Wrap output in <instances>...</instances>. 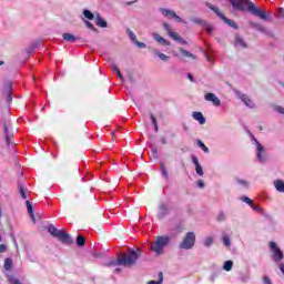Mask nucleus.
Here are the masks:
<instances>
[{"mask_svg":"<svg viewBox=\"0 0 284 284\" xmlns=\"http://www.w3.org/2000/svg\"><path fill=\"white\" fill-rule=\"evenodd\" d=\"M232 7L235 10H240L241 12H250L251 14H254V17H258L260 19H267V14H265V11L261 10L260 8H256V6L250 1V0H230Z\"/></svg>","mask_w":284,"mask_h":284,"instance_id":"obj_1","label":"nucleus"},{"mask_svg":"<svg viewBox=\"0 0 284 284\" xmlns=\"http://www.w3.org/2000/svg\"><path fill=\"white\" fill-rule=\"evenodd\" d=\"M128 252L129 254L121 253L118 256V261L112 262L111 265H123L124 267H132V265H134V263H136V261L141 256V250L138 248L136 252L132 248H129Z\"/></svg>","mask_w":284,"mask_h":284,"instance_id":"obj_2","label":"nucleus"},{"mask_svg":"<svg viewBox=\"0 0 284 284\" xmlns=\"http://www.w3.org/2000/svg\"><path fill=\"white\" fill-rule=\"evenodd\" d=\"M48 231L50 234H52L58 241H61V243L70 244L72 243V237H70V234L65 233V231L61 230L59 231L54 225L50 224L48 226Z\"/></svg>","mask_w":284,"mask_h":284,"instance_id":"obj_3","label":"nucleus"},{"mask_svg":"<svg viewBox=\"0 0 284 284\" xmlns=\"http://www.w3.org/2000/svg\"><path fill=\"white\" fill-rule=\"evenodd\" d=\"M170 243V237L168 236H159L154 241V243L151 244V252H155L158 256H161L163 254V247Z\"/></svg>","mask_w":284,"mask_h":284,"instance_id":"obj_4","label":"nucleus"},{"mask_svg":"<svg viewBox=\"0 0 284 284\" xmlns=\"http://www.w3.org/2000/svg\"><path fill=\"white\" fill-rule=\"evenodd\" d=\"M205 6H206V8H210V10L215 12V14L217 17H220L222 19V21H224V23H226V26H230V28H234V30H239V26L236 24V22L232 21L231 19H229L227 17L222 14L221 9H219V7H215L214 4H212L210 2H206Z\"/></svg>","mask_w":284,"mask_h":284,"instance_id":"obj_5","label":"nucleus"},{"mask_svg":"<svg viewBox=\"0 0 284 284\" xmlns=\"http://www.w3.org/2000/svg\"><path fill=\"white\" fill-rule=\"evenodd\" d=\"M194 243H196V235L194 232H189L184 236L183 241L180 243L181 250H192L194 247Z\"/></svg>","mask_w":284,"mask_h":284,"instance_id":"obj_6","label":"nucleus"},{"mask_svg":"<svg viewBox=\"0 0 284 284\" xmlns=\"http://www.w3.org/2000/svg\"><path fill=\"white\" fill-rule=\"evenodd\" d=\"M163 28L164 30L168 32L169 37L171 39H173V41H178L179 43H181L182 45H186L187 41H185V39H183L182 37H180V34L178 32L172 31V27H170L168 24V22H163Z\"/></svg>","mask_w":284,"mask_h":284,"instance_id":"obj_7","label":"nucleus"},{"mask_svg":"<svg viewBox=\"0 0 284 284\" xmlns=\"http://www.w3.org/2000/svg\"><path fill=\"white\" fill-rule=\"evenodd\" d=\"M270 248L273 253V261L278 262L283 261V251L278 247V245L275 242H270Z\"/></svg>","mask_w":284,"mask_h":284,"instance_id":"obj_8","label":"nucleus"},{"mask_svg":"<svg viewBox=\"0 0 284 284\" xmlns=\"http://www.w3.org/2000/svg\"><path fill=\"white\" fill-rule=\"evenodd\" d=\"M160 12H162L163 17H166L168 19H175L179 23H187L181 17L176 14V12L170 10V9H160Z\"/></svg>","mask_w":284,"mask_h":284,"instance_id":"obj_9","label":"nucleus"},{"mask_svg":"<svg viewBox=\"0 0 284 284\" xmlns=\"http://www.w3.org/2000/svg\"><path fill=\"white\" fill-rule=\"evenodd\" d=\"M253 141H255V144H256V150H257L256 156L261 163H264L265 158H263V152H265V148H263V145L260 144L256 139L253 138Z\"/></svg>","mask_w":284,"mask_h":284,"instance_id":"obj_10","label":"nucleus"},{"mask_svg":"<svg viewBox=\"0 0 284 284\" xmlns=\"http://www.w3.org/2000/svg\"><path fill=\"white\" fill-rule=\"evenodd\" d=\"M204 99L205 101H212L213 105H216V106L221 105V100L214 93H206L204 95Z\"/></svg>","mask_w":284,"mask_h":284,"instance_id":"obj_11","label":"nucleus"},{"mask_svg":"<svg viewBox=\"0 0 284 284\" xmlns=\"http://www.w3.org/2000/svg\"><path fill=\"white\" fill-rule=\"evenodd\" d=\"M153 39L158 42L161 43V45H171L170 41L161 37L159 33H153Z\"/></svg>","mask_w":284,"mask_h":284,"instance_id":"obj_12","label":"nucleus"},{"mask_svg":"<svg viewBox=\"0 0 284 284\" xmlns=\"http://www.w3.org/2000/svg\"><path fill=\"white\" fill-rule=\"evenodd\" d=\"M193 119L199 121L200 125H204L205 123V116H203V113L201 112H193Z\"/></svg>","mask_w":284,"mask_h":284,"instance_id":"obj_13","label":"nucleus"},{"mask_svg":"<svg viewBox=\"0 0 284 284\" xmlns=\"http://www.w3.org/2000/svg\"><path fill=\"white\" fill-rule=\"evenodd\" d=\"M97 26H99V28H108V22L105 20H103V18H101L100 14H97Z\"/></svg>","mask_w":284,"mask_h":284,"instance_id":"obj_14","label":"nucleus"},{"mask_svg":"<svg viewBox=\"0 0 284 284\" xmlns=\"http://www.w3.org/2000/svg\"><path fill=\"white\" fill-rule=\"evenodd\" d=\"M235 45H239L240 48H247V43H245V40H243L241 36H235Z\"/></svg>","mask_w":284,"mask_h":284,"instance_id":"obj_15","label":"nucleus"},{"mask_svg":"<svg viewBox=\"0 0 284 284\" xmlns=\"http://www.w3.org/2000/svg\"><path fill=\"white\" fill-rule=\"evenodd\" d=\"M4 134L7 144L10 145V139L12 138V134H10V125L8 124H4Z\"/></svg>","mask_w":284,"mask_h":284,"instance_id":"obj_16","label":"nucleus"},{"mask_svg":"<svg viewBox=\"0 0 284 284\" xmlns=\"http://www.w3.org/2000/svg\"><path fill=\"white\" fill-rule=\"evenodd\" d=\"M27 210L29 212L30 219H32L33 223H37V220H34V211L32 210V204L30 201H27Z\"/></svg>","mask_w":284,"mask_h":284,"instance_id":"obj_17","label":"nucleus"},{"mask_svg":"<svg viewBox=\"0 0 284 284\" xmlns=\"http://www.w3.org/2000/svg\"><path fill=\"white\" fill-rule=\"evenodd\" d=\"M63 39L64 41H69L70 43H74V41H77V37H74L72 33H64L63 34Z\"/></svg>","mask_w":284,"mask_h":284,"instance_id":"obj_18","label":"nucleus"},{"mask_svg":"<svg viewBox=\"0 0 284 284\" xmlns=\"http://www.w3.org/2000/svg\"><path fill=\"white\" fill-rule=\"evenodd\" d=\"M242 101L243 103H245V105H247V108H254V102L247 98V95H242Z\"/></svg>","mask_w":284,"mask_h":284,"instance_id":"obj_19","label":"nucleus"},{"mask_svg":"<svg viewBox=\"0 0 284 284\" xmlns=\"http://www.w3.org/2000/svg\"><path fill=\"white\" fill-rule=\"evenodd\" d=\"M277 192H284V182L281 180L275 181L274 183Z\"/></svg>","mask_w":284,"mask_h":284,"instance_id":"obj_20","label":"nucleus"},{"mask_svg":"<svg viewBox=\"0 0 284 284\" xmlns=\"http://www.w3.org/2000/svg\"><path fill=\"white\" fill-rule=\"evenodd\" d=\"M180 52L181 54H183V57H189L190 59H196V55L190 53L187 50L180 48Z\"/></svg>","mask_w":284,"mask_h":284,"instance_id":"obj_21","label":"nucleus"},{"mask_svg":"<svg viewBox=\"0 0 284 284\" xmlns=\"http://www.w3.org/2000/svg\"><path fill=\"white\" fill-rule=\"evenodd\" d=\"M77 245L79 247H83V245H85V237H83L82 235H78V237H77Z\"/></svg>","mask_w":284,"mask_h":284,"instance_id":"obj_22","label":"nucleus"},{"mask_svg":"<svg viewBox=\"0 0 284 284\" xmlns=\"http://www.w3.org/2000/svg\"><path fill=\"white\" fill-rule=\"evenodd\" d=\"M233 265H234V263L232 261H226L223 265V270H225V272H230V271H232Z\"/></svg>","mask_w":284,"mask_h":284,"instance_id":"obj_23","label":"nucleus"},{"mask_svg":"<svg viewBox=\"0 0 284 284\" xmlns=\"http://www.w3.org/2000/svg\"><path fill=\"white\" fill-rule=\"evenodd\" d=\"M83 14L87 19H89L90 21H92V19H94V13L91 12L90 10H84Z\"/></svg>","mask_w":284,"mask_h":284,"instance_id":"obj_24","label":"nucleus"},{"mask_svg":"<svg viewBox=\"0 0 284 284\" xmlns=\"http://www.w3.org/2000/svg\"><path fill=\"white\" fill-rule=\"evenodd\" d=\"M4 270H12V260L11 258L4 260Z\"/></svg>","mask_w":284,"mask_h":284,"instance_id":"obj_25","label":"nucleus"},{"mask_svg":"<svg viewBox=\"0 0 284 284\" xmlns=\"http://www.w3.org/2000/svg\"><path fill=\"white\" fill-rule=\"evenodd\" d=\"M155 54L159 57V59H161V61H169L170 57H168L166 54L162 53V52H155Z\"/></svg>","mask_w":284,"mask_h":284,"instance_id":"obj_26","label":"nucleus"},{"mask_svg":"<svg viewBox=\"0 0 284 284\" xmlns=\"http://www.w3.org/2000/svg\"><path fill=\"white\" fill-rule=\"evenodd\" d=\"M197 145H199V148H201V150H203V152H205V153L210 152V149H207V146H205L203 141L199 140Z\"/></svg>","mask_w":284,"mask_h":284,"instance_id":"obj_27","label":"nucleus"},{"mask_svg":"<svg viewBox=\"0 0 284 284\" xmlns=\"http://www.w3.org/2000/svg\"><path fill=\"white\" fill-rule=\"evenodd\" d=\"M163 283V273H159V281H150L148 284H161Z\"/></svg>","mask_w":284,"mask_h":284,"instance_id":"obj_28","label":"nucleus"},{"mask_svg":"<svg viewBox=\"0 0 284 284\" xmlns=\"http://www.w3.org/2000/svg\"><path fill=\"white\" fill-rule=\"evenodd\" d=\"M222 241L226 247H230V245H232V242L230 241V237L227 235H224L222 237Z\"/></svg>","mask_w":284,"mask_h":284,"instance_id":"obj_29","label":"nucleus"},{"mask_svg":"<svg viewBox=\"0 0 284 284\" xmlns=\"http://www.w3.org/2000/svg\"><path fill=\"white\" fill-rule=\"evenodd\" d=\"M150 118L155 128V132H159V124H156V118H154V114H152V113H151Z\"/></svg>","mask_w":284,"mask_h":284,"instance_id":"obj_30","label":"nucleus"},{"mask_svg":"<svg viewBox=\"0 0 284 284\" xmlns=\"http://www.w3.org/2000/svg\"><path fill=\"white\" fill-rule=\"evenodd\" d=\"M242 201H243L244 203H246L247 205H250V206H253V205H254V202H253L250 197H247V196H243V197H242Z\"/></svg>","mask_w":284,"mask_h":284,"instance_id":"obj_31","label":"nucleus"},{"mask_svg":"<svg viewBox=\"0 0 284 284\" xmlns=\"http://www.w3.org/2000/svg\"><path fill=\"white\" fill-rule=\"evenodd\" d=\"M212 243H214V239H212V237H206L204 240L205 247H210V245H212Z\"/></svg>","mask_w":284,"mask_h":284,"instance_id":"obj_32","label":"nucleus"},{"mask_svg":"<svg viewBox=\"0 0 284 284\" xmlns=\"http://www.w3.org/2000/svg\"><path fill=\"white\" fill-rule=\"evenodd\" d=\"M195 172L196 174H199V176H203V166H201V164H197V166H195Z\"/></svg>","mask_w":284,"mask_h":284,"instance_id":"obj_33","label":"nucleus"},{"mask_svg":"<svg viewBox=\"0 0 284 284\" xmlns=\"http://www.w3.org/2000/svg\"><path fill=\"white\" fill-rule=\"evenodd\" d=\"M161 172L165 179H168V170L165 169V164L160 165Z\"/></svg>","mask_w":284,"mask_h":284,"instance_id":"obj_34","label":"nucleus"},{"mask_svg":"<svg viewBox=\"0 0 284 284\" xmlns=\"http://www.w3.org/2000/svg\"><path fill=\"white\" fill-rule=\"evenodd\" d=\"M8 252V246H6V244H0V253L3 254Z\"/></svg>","mask_w":284,"mask_h":284,"instance_id":"obj_35","label":"nucleus"},{"mask_svg":"<svg viewBox=\"0 0 284 284\" xmlns=\"http://www.w3.org/2000/svg\"><path fill=\"white\" fill-rule=\"evenodd\" d=\"M263 283H264V284H272V280L270 278V276L264 275V277H263Z\"/></svg>","mask_w":284,"mask_h":284,"instance_id":"obj_36","label":"nucleus"},{"mask_svg":"<svg viewBox=\"0 0 284 284\" xmlns=\"http://www.w3.org/2000/svg\"><path fill=\"white\" fill-rule=\"evenodd\" d=\"M254 28H256V30H260V32H265V28L261 24H254Z\"/></svg>","mask_w":284,"mask_h":284,"instance_id":"obj_37","label":"nucleus"},{"mask_svg":"<svg viewBox=\"0 0 284 284\" xmlns=\"http://www.w3.org/2000/svg\"><path fill=\"white\" fill-rule=\"evenodd\" d=\"M6 90H7V92H12V82H8L6 84Z\"/></svg>","mask_w":284,"mask_h":284,"instance_id":"obj_38","label":"nucleus"},{"mask_svg":"<svg viewBox=\"0 0 284 284\" xmlns=\"http://www.w3.org/2000/svg\"><path fill=\"white\" fill-rule=\"evenodd\" d=\"M192 162L194 163V165H195V168L197 166V165H201V163H199V158H196V156H192Z\"/></svg>","mask_w":284,"mask_h":284,"instance_id":"obj_39","label":"nucleus"},{"mask_svg":"<svg viewBox=\"0 0 284 284\" xmlns=\"http://www.w3.org/2000/svg\"><path fill=\"white\" fill-rule=\"evenodd\" d=\"M217 221H220V222L225 221V214H224V213H220V214L217 215Z\"/></svg>","mask_w":284,"mask_h":284,"instance_id":"obj_40","label":"nucleus"},{"mask_svg":"<svg viewBox=\"0 0 284 284\" xmlns=\"http://www.w3.org/2000/svg\"><path fill=\"white\" fill-rule=\"evenodd\" d=\"M85 26H87V28H89L90 30H95V29H94V26H93L92 22H90V21H85Z\"/></svg>","mask_w":284,"mask_h":284,"instance_id":"obj_41","label":"nucleus"},{"mask_svg":"<svg viewBox=\"0 0 284 284\" xmlns=\"http://www.w3.org/2000/svg\"><path fill=\"white\" fill-rule=\"evenodd\" d=\"M275 110H276V112H278L280 114H284V108H283V106H276Z\"/></svg>","mask_w":284,"mask_h":284,"instance_id":"obj_42","label":"nucleus"},{"mask_svg":"<svg viewBox=\"0 0 284 284\" xmlns=\"http://www.w3.org/2000/svg\"><path fill=\"white\" fill-rule=\"evenodd\" d=\"M160 210L163 212V214H165V212H168V205L162 204V205L160 206Z\"/></svg>","mask_w":284,"mask_h":284,"instance_id":"obj_43","label":"nucleus"},{"mask_svg":"<svg viewBox=\"0 0 284 284\" xmlns=\"http://www.w3.org/2000/svg\"><path fill=\"white\" fill-rule=\"evenodd\" d=\"M111 69L113 72L118 73L120 70H119V67H116V64H112L111 65Z\"/></svg>","mask_w":284,"mask_h":284,"instance_id":"obj_44","label":"nucleus"},{"mask_svg":"<svg viewBox=\"0 0 284 284\" xmlns=\"http://www.w3.org/2000/svg\"><path fill=\"white\" fill-rule=\"evenodd\" d=\"M116 75L119 77L120 81H125L123 74L121 73V70L116 72Z\"/></svg>","mask_w":284,"mask_h":284,"instance_id":"obj_45","label":"nucleus"},{"mask_svg":"<svg viewBox=\"0 0 284 284\" xmlns=\"http://www.w3.org/2000/svg\"><path fill=\"white\" fill-rule=\"evenodd\" d=\"M197 186L202 189L205 187V183L203 182V180L197 181Z\"/></svg>","mask_w":284,"mask_h":284,"instance_id":"obj_46","label":"nucleus"},{"mask_svg":"<svg viewBox=\"0 0 284 284\" xmlns=\"http://www.w3.org/2000/svg\"><path fill=\"white\" fill-rule=\"evenodd\" d=\"M20 194L22 199H26V191H23V187H20Z\"/></svg>","mask_w":284,"mask_h":284,"instance_id":"obj_47","label":"nucleus"},{"mask_svg":"<svg viewBox=\"0 0 284 284\" xmlns=\"http://www.w3.org/2000/svg\"><path fill=\"white\" fill-rule=\"evenodd\" d=\"M138 48H145V43L143 42H136Z\"/></svg>","mask_w":284,"mask_h":284,"instance_id":"obj_48","label":"nucleus"},{"mask_svg":"<svg viewBox=\"0 0 284 284\" xmlns=\"http://www.w3.org/2000/svg\"><path fill=\"white\" fill-rule=\"evenodd\" d=\"M161 143H162L163 145H166V144H168V140H166L165 138H161Z\"/></svg>","mask_w":284,"mask_h":284,"instance_id":"obj_49","label":"nucleus"},{"mask_svg":"<svg viewBox=\"0 0 284 284\" xmlns=\"http://www.w3.org/2000/svg\"><path fill=\"white\" fill-rule=\"evenodd\" d=\"M239 183H240L241 185H247V182H246L245 180H239Z\"/></svg>","mask_w":284,"mask_h":284,"instance_id":"obj_50","label":"nucleus"},{"mask_svg":"<svg viewBox=\"0 0 284 284\" xmlns=\"http://www.w3.org/2000/svg\"><path fill=\"white\" fill-rule=\"evenodd\" d=\"M251 207H252L255 212H258V210H261L258 206H256V205H254V204H253Z\"/></svg>","mask_w":284,"mask_h":284,"instance_id":"obj_51","label":"nucleus"},{"mask_svg":"<svg viewBox=\"0 0 284 284\" xmlns=\"http://www.w3.org/2000/svg\"><path fill=\"white\" fill-rule=\"evenodd\" d=\"M11 284H21L19 280H11Z\"/></svg>","mask_w":284,"mask_h":284,"instance_id":"obj_52","label":"nucleus"},{"mask_svg":"<svg viewBox=\"0 0 284 284\" xmlns=\"http://www.w3.org/2000/svg\"><path fill=\"white\" fill-rule=\"evenodd\" d=\"M206 31L209 34H212V27H206Z\"/></svg>","mask_w":284,"mask_h":284,"instance_id":"obj_53","label":"nucleus"},{"mask_svg":"<svg viewBox=\"0 0 284 284\" xmlns=\"http://www.w3.org/2000/svg\"><path fill=\"white\" fill-rule=\"evenodd\" d=\"M152 152H153V154H156L158 153L156 148H152Z\"/></svg>","mask_w":284,"mask_h":284,"instance_id":"obj_54","label":"nucleus"},{"mask_svg":"<svg viewBox=\"0 0 284 284\" xmlns=\"http://www.w3.org/2000/svg\"><path fill=\"white\" fill-rule=\"evenodd\" d=\"M189 79L190 81H194V77H192V74H189Z\"/></svg>","mask_w":284,"mask_h":284,"instance_id":"obj_55","label":"nucleus"},{"mask_svg":"<svg viewBox=\"0 0 284 284\" xmlns=\"http://www.w3.org/2000/svg\"><path fill=\"white\" fill-rule=\"evenodd\" d=\"M131 39H136V36H134V33H131Z\"/></svg>","mask_w":284,"mask_h":284,"instance_id":"obj_56","label":"nucleus"},{"mask_svg":"<svg viewBox=\"0 0 284 284\" xmlns=\"http://www.w3.org/2000/svg\"><path fill=\"white\" fill-rule=\"evenodd\" d=\"M3 241V237H1V235H0V243Z\"/></svg>","mask_w":284,"mask_h":284,"instance_id":"obj_57","label":"nucleus"},{"mask_svg":"<svg viewBox=\"0 0 284 284\" xmlns=\"http://www.w3.org/2000/svg\"><path fill=\"white\" fill-rule=\"evenodd\" d=\"M9 101H12V97L9 95Z\"/></svg>","mask_w":284,"mask_h":284,"instance_id":"obj_58","label":"nucleus"},{"mask_svg":"<svg viewBox=\"0 0 284 284\" xmlns=\"http://www.w3.org/2000/svg\"><path fill=\"white\" fill-rule=\"evenodd\" d=\"M0 65H3V61H0Z\"/></svg>","mask_w":284,"mask_h":284,"instance_id":"obj_59","label":"nucleus"},{"mask_svg":"<svg viewBox=\"0 0 284 284\" xmlns=\"http://www.w3.org/2000/svg\"><path fill=\"white\" fill-rule=\"evenodd\" d=\"M260 128V130H263V126H258Z\"/></svg>","mask_w":284,"mask_h":284,"instance_id":"obj_60","label":"nucleus"}]
</instances>
